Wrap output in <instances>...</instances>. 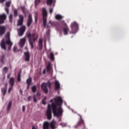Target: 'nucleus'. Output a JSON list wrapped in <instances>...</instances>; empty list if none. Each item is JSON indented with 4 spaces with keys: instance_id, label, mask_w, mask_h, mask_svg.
<instances>
[{
    "instance_id": "obj_1",
    "label": "nucleus",
    "mask_w": 129,
    "mask_h": 129,
    "mask_svg": "<svg viewBox=\"0 0 129 129\" xmlns=\"http://www.w3.org/2000/svg\"><path fill=\"white\" fill-rule=\"evenodd\" d=\"M50 102L52 104H48L47 106V110L46 112V116L47 119H51L52 118V110L53 115L57 118L63 115V109L61 105L63 103V99L61 97H57L56 98L51 99ZM52 108V110H51Z\"/></svg>"
},
{
    "instance_id": "obj_2",
    "label": "nucleus",
    "mask_w": 129,
    "mask_h": 129,
    "mask_svg": "<svg viewBox=\"0 0 129 129\" xmlns=\"http://www.w3.org/2000/svg\"><path fill=\"white\" fill-rule=\"evenodd\" d=\"M27 38H28V41L31 47V49L34 48L33 42H35L38 39V35L35 33H31L28 32L27 33Z\"/></svg>"
},
{
    "instance_id": "obj_3",
    "label": "nucleus",
    "mask_w": 129,
    "mask_h": 129,
    "mask_svg": "<svg viewBox=\"0 0 129 129\" xmlns=\"http://www.w3.org/2000/svg\"><path fill=\"white\" fill-rule=\"evenodd\" d=\"M47 86H48L49 89H51L52 83L50 82V81H48L47 83H43L41 84V89L45 94H47L48 92H49V90H48Z\"/></svg>"
},
{
    "instance_id": "obj_4",
    "label": "nucleus",
    "mask_w": 129,
    "mask_h": 129,
    "mask_svg": "<svg viewBox=\"0 0 129 129\" xmlns=\"http://www.w3.org/2000/svg\"><path fill=\"white\" fill-rule=\"evenodd\" d=\"M6 44L8 45V50H11L12 49V46H13V42H12V41L5 42V39L2 40L1 42V46L2 49H4V50H7Z\"/></svg>"
},
{
    "instance_id": "obj_5",
    "label": "nucleus",
    "mask_w": 129,
    "mask_h": 129,
    "mask_svg": "<svg viewBox=\"0 0 129 129\" xmlns=\"http://www.w3.org/2000/svg\"><path fill=\"white\" fill-rule=\"evenodd\" d=\"M42 14H43V26L44 27H46L47 25V18H45V17H47L48 16V13L47 12V10L46 8H42Z\"/></svg>"
},
{
    "instance_id": "obj_6",
    "label": "nucleus",
    "mask_w": 129,
    "mask_h": 129,
    "mask_svg": "<svg viewBox=\"0 0 129 129\" xmlns=\"http://www.w3.org/2000/svg\"><path fill=\"white\" fill-rule=\"evenodd\" d=\"M71 27L72 29L71 33H72V34H75V33H77V30L78 29V24L77 23L75 22H73L72 23Z\"/></svg>"
},
{
    "instance_id": "obj_7",
    "label": "nucleus",
    "mask_w": 129,
    "mask_h": 129,
    "mask_svg": "<svg viewBox=\"0 0 129 129\" xmlns=\"http://www.w3.org/2000/svg\"><path fill=\"white\" fill-rule=\"evenodd\" d=\"M26 31V26L25 25L22 26L18 29V36L22 37L24 35V33Z\"/></svg>"
},
{
    "instance_id": "obj_8",
    "label": "nucleus",
    "mask_w": 129,
    "mask_h": 129,
    "mask_svg": "<svg viewBox=\"0 0 129 129\" xmlns=\"http://www.w3.org/2000/svg\"><path fill=\"white\" fill-rule=\"evenodd\" d=\"M61 23H62V25L64 27L63 28L64 35H68V31H69V28H68V27H67V24H66L64 21H61Z\"/></svg>"
},
{
    "instance_id": "obj_9",
    "label": "nucleus",
    "mask_w": 129,
    "mask_h": 129,
    "mask_svg": "<svg viewBox=\"0 0 129 129\" xmlns=\"http://www.w3.org/2000/svg\"><path fill=\"white\" fill-rule=\"evenodd\" d=\"M33 23V18L32 17V15L29 14L27 21V27H31V25Z\"/></svg>"
},
{
    "instance_id": "obj_10",
    "label": "nucleus",
    "mask_w": 129,
    "mask_h": 129,
    "mask_svg": "<svg viewBox=\"0 0 129 129\" xmlns=\"http://www.w3.org/2000/svg\"><path fill=\"white\" fill-rule=\"evenodd\" d=\"M6 19H7V15H6V14H3L0 15V25L1 24H4Z\"/></svg>"
},
{
    "instance_id": "obj_11",
    "label": "nucleus",
    "mask_w": 129,
    "mask_h": 129,
    "mask_svg": "<svg viewBox=\"0 0 129 129\" xmlns=\"http://www.w3.org/2000/svg\"><path fill=\"white\" fill-rule=\"evenodd\" d=\"M23 23H24V16L23 15H19V20L18 21V26H23Z\"/></svg>"
},
{
    "instance_id": "obj_12",
    "label": "nucleus",
    "mask_w": 129,
    "mask_h": 129,
    "mask_svg": "<svg viewBox=\"0 0 129 129\" xmlns=\"http://www.w3.org/2000/svg\"><path fill=\"white\" fill-rule=\"evenodd\" d=\"M6 26H0V36H4L6 33Z\"/></svg>"
},
{
    "instance_id": "obj_13",
    "label": "nucleus",
    "mask_w": 129,
    "mask_h": 129,
    "mask_svg": "<svg viewBox=\"0 0 129 129\" xmlns=\"http://www.w3.org/2000/svg\"><path fill=\"white\" fill-rule=\"evenodd\" d=\"M54 88L55 90H58V89H60V83H59V81L55 80L54 82Z\"/></svg>"
},
{
    "instance_id": "obj_14",
    "label": "nucleus",
    "mask_w": 129,
    "mask_h": 129,
    "mask_svg": "<svg viewBox=\"0 0 129 129\" xmlns=\"http://www.w3.org/2000/svg\"><path fill=\"white\" fill-rule=\"evenodd\" d=\"M24 55L25 56V61H27V62L30 61V52H29V51L25 52Z\"/></svg>"
},
{
    "instance_id": "obj_15",
    "label": "nucleus",
    "mask_w": 129,
    "mask_h": 129,
    "mask_svg": "<svg viewBox=\"0 0 129 129\" xmlns=\"http://www.w3.org/2000/svg\"><path fill=\"white\" fill-rule=\"evenodd\" d=\"M46 4L48 6H51V5L55 6V4H56V0H47Z\"/></svg>"
},
{
    "instance_id": "obj_16",
    "label": "nucleus",
    "mask_w": 129,
    "mask_h": 129,
    "mask_svg": "<svg viewBox=\"0 0 129 129\" xmlns=\"http://www.w3.org/2000/svg\"><path fill=\"white\" fill-rule=\"evenodd\" d=\"M26 43V39L25 38H22L20 39V46L21 48H23L24 46H25V44Z\"/></svg>"
},
{
    "instance_id": "obj_17",
    "label": "nucleus",
    "mask_w": 129,
    "mask_h": 129,
    "mask_svg": "<svg viewBox=\"0 0 129 129\" xmlns=\"http://www.w3.org/2000/svg\"><path fill=\"white\" fill-rule=\"evenodd\" d=\"M49 126H50V123H49V122L45 121L43 123V129H49Z\"/></svg>"
},
{
    "instance_id": "obj_18",
    "label": "nucleus",
    "mask_w": 129,
    "mask_h": 129,
    "mask_svg": "<svg viewBox=\"0 0 129 129\" xmlns=\"http://www.w3.org/2000/svg\"><path fill=\"white\" fill-rule=\"evenodd\" d=\"M51 69H52V64H51V63L48 62L46 66L47 72L48 73H50V72L51 71Z\"/></svg>"
},
{
    "instance_id": "obj_19",
    "label": "nucleus",
    "mask_w": 129,
    "mask_h": 129,
    "mask_svg": "<svg viewBox=\"0 0 129 129\" xmlns=\"http://www.w3.org/2000/svg\"><path fill=\"white\" fill-rule=\"evenodd\" d=\"M9 83L12 87H14L15 85V78L12 77L10 79Z\"/></svg>"
},
{
    "instance_id": "obj_20",
    "label": "nucleus",
    "mask_w": 129,
    "mask_h": 129,
    "mask_svg": "<svg viewBox=\"0 0 129 129\" xmlns=\"http://www.w3.org/2000/svg\"><path fill=\"white\" fill-rule=\"evenodd\" d=\"M49 124L50 125V128L51 129H55V124H56V121L55 120H53L50 123H49Z\"/></svg>"
},
{
    "instance_id": "obj_21",
    "label": "nucleus",
    "mask_w": 129,
    "mask_h": 129,
    "mask_svg": "<svg viewBox=\"0 0 129 129\" xmlns=\"http://www.w3.org/2000/svg\"><path fill=\"white\" fill-rule=\"evenodd\" d=\"M10 35L11 34L10 33V32H8L6 35H5L6 42H11V38L10 37Z\"/></svg>"
},
{
    "instance_id": "obj_22",
    "label": "nucleus",
    "mask_w": 129,
    "mask_h": 129,
    "mask_svg": "<svg viewBox=\"0 0 129 129\" xmlns=\"http://www.w3.org/2000/svg\"><path fill=\"white\" fill-rule=\"evenodd\" d=\"M55 18L56 20H57V21H60V20H62V19H63V18H64V17L62 16L60 14H57V15H55Z\"/></svg>"
},
{
    "instance_id": "obj_23",
    "label": "nucleus",
    "mask_w": 129,
    "mask_h": 129,
    "mask_svg": "<svg viewBox=\"0 0 129 129\" xmlns=\"http://www.w3.org/2000/svg\"><path fill=\"white\" fill-rule=\"evenodd\" d=\"M21 9L23 12V13L24 14V15H26V13H28V10L26 9V8L24 6L21 7Z\"/></svg>"
},
{
    "instance_id": "obj_24",
    "label": "nucleus",
    "mask_w": 129,
    "mask_h": 129,
    "mask_svg": "<svg viewBox=\"0 0 129 129\" xmlns=\"http://www.w3.org/2000/svg\"><path fill=\"white\" fill-rule=\"evenodd\" d=\"M27 85H31L32 84V78L30 77L26 81Z\"/></svg>"
},
{
    "instance_id": "obj_25",
    "label": "nucleus",
    "mask_w": 129,
    "mask_h": 129,
    "mask_svg": "<svg viewBox=\"0 0 129 129\" xmlns=\"http://www.w3.org/2000/svg\"><path fill=\"white\" fill-rule=\"evenodd\" d=\"M5 58H6V55H5V54H3L2 55L0 61L3 64L5 63Z\"/></svg>"
},
{
    "instance_id": "obj_26",
    "label": "nucleus",
    "mask_w": 129,
    "mask_h": 129,
    "mask_svg": "<svg viewBox=\"0 0 129 129\" xmlns=\"http://www.w3.org/2000/svg\"><path fill=\"white\" fill-rule=\"evenodd\" d=\"M32 91L33 93H35L37 91V87L36 86H33L31 87Z\"/></svg>"
},
{
    "instance_id": "obj_27",
    "label": "nucleus",
    "mask_w": 129,
    "mask_h": 129,
    "mask_svg": "<svg viewBox=\"0 0 129 129\" xmlns=\"http://www.w3.org/2000/svg\"><path fill=\"white\" fill-rule=\"evenodd\" d=\"M2 92L4 96H5V95H6V94L7 93V89L2 88Z\"/></svg>"
},
{
    "instance_id": "obj_28",
    "label": "nucleus",
    "mask_w": 129,
    "mask_h": 129,
    "mask_svg": "<svg viewBox=\"0 0 129 129\" xmlns=\"http://www.w3.org/2000/svg\"><path fill=\"white\" fill-rule=\"evenodd\" d=\"M17 81L20 82L21 81V73H18L17 76Z\"/></svg>"
},
{
    "instance_id": "obj_29",
    "label": "nucleus",
    "mask_w": 129,
    "mask_h": 129,
    "mask_svg": "<svg viewBox=\"0 0 129 129\" xmlns=\"http://www.w3.org/2000/svg\"><path fill=\"white\" fill-rule=\"evenodd\" d=\"M21 51V49H17V46H14L13 48V51L15 53H17V52H20Z\"/></svg>"
},
{
    "instance_id": "obj_30",
    "label": "nucleus",
    "mask_w": 129,
    "mask_h": 129,
    "mask_svg": "<svg viewBox=\"0 0 129 129\" xmlns=\"http://www.w3.org/2000/svg\"><path fill=\"white\" fill-rule=\"evenodd\" d=\"M11 107H12V102H10L9 103L8 108H7V111H10V109H11Z\"/></svg>"
},
{
    "instance_id": "obj_31",
    "label": "nucleus",
    "mask_w": 129,
    "mask_h": 129,
    "mask_svg": "<svg viewBox=\"0 0 129 129\" xmlns=\"http://www.w3.org/2000/svg\"><path fill=\"white\" fill-rule=\"evenodd\" d=\"M50 60H54L55 57H54V53L53 52H51L50 54Z\"/></svg>"
},
{
    "instance_id": "obj_32",
    "label": "nucleus",
    "mask_w": 129,
    "mask_h": 129,
    "mask_svg": "<svg viewBox=\"0 0 129 129\" xmlns=\"http://www.w3.org/2000/svg\"><path fill=\"white\" fill-rule=\"evenodd\" d=\"M6 6L7 8H10L11 7V1L6 2Z\"/></svg>"
},
{
    "instance_id": "obj_33",
    "label": "nucleus",
    "mask_w": 129,
    "mask_h": 129,
    "mask_svg": "<svg viewBox=\"0 0 129 129\" xmlns=\"http://www.w3.org/2000/svg\"><path fill=\"white\" fill-rule=\"evenodd\" d=\"M38 45H43V39H39Z\"/></svg>"
},
{
    "instance_id": "obj_34",
    "label": "nucleus",
    "mask_w": 129,
    "mask_h": 129,
    "mask_svg": "<svg viewBox=\"0 0 129 129\" xmlns=\"http://www.w3.org/2000/svg\"><path fill=\"white\" fill-rule=\"evenodd\" d=\"M14 17H18V10L15 9L14 10Z\"/></svg>"
},
{
    "instance_id": "obj_35",
    "label": "nucleus",
    "mask_w": 129,
    "mask_h": 129,
    "mask_svg": "<svg viewBox=\"0 0 129 129\" xmlns=\"http://www.w3.org/2000/svg\"><path fill=\"white\" fill-rule=\"evenodd\" d=\"M41 0H35V6H38V4H40Z\"/></svg>"
},
{
    "instance_id": "obj_36",
    "label": "nucleus",
    "mask_w": 129,
    "mask_h": 129,
    "mask_svg": "<svg viewBox=\"0 0 129 129\" xmlns=\"http://www.w3.org/2000/svg\"><path fill=\"white\" fill-rule=\"evenodd\" d=\"M9 20H10V23H12L13 22V15L11 14L10 17H9Z\"/></svg>"
},
{
    "instance_id": "obj_37",
    "label": "nucleus",
    "mask_w": 129,
    "mask_h": 129,
    "mask_svg": "<svg viewBox=\"0 0 129 129\" xmlns=\"http://www.w3.org/2000/svg\"><path fill=\"white\" fill-rule=\"evenodd\" d=\"M33 101L34 102H37V98L35 95H33Z\"/></svg>"
},
{
    "instance_id": "obj_38",
    "label": "nucleus",
    "mask_w": 129,
    "mask_h": 129,
    "mask_svg": "<svg viewBox=\"0 0 129 129\" xmlns=\"http://www.w3.org/2000/svg\"><path fill=\"white\" fill-rule=\"evenodd\" d=\"M13 89V87L11 86V87H10L8 90V93H11V91H12Z\"/></svg>"
},
{
    "instance_id": "obj_39",
    "label": "nucleus",
    "mask_w": 129,
    "mask_h": 129,
    "mask_svg": "<svg viewBox=\"0 0 129 129\" xmlns=\"http://www.w3.org/2000/svg\"><path fill=\"white\" fill-rule=\"evenodd\" d=\"M5 11L7 12V14H9V7H6Z\"/></svg>"
},
{
    "instance_id": "obj_40",
    "label": "nucleus",
    "mask_w": 129,
    "mask_h": 129,
    "mask_svg": "<svg viewBox=\"0 0 129 129\" xmlns=\"http://www.w3.org/2000/svg\"><path fill=\"white\" fill-rule=\"evenodd\" d=\"M26 110V107L25 106H22V111L23 112H25V111Z\"/></svg>"
},
{
    "instance_id": "obj_41",
    "label": "nucleus",
    "mask_w": 129,
    "mask_h": 129,
    "mask_svg": "<svg viewBox=\"0 0 129 129\" xmlns=\"http://www.w3.org/2000/svg\"><path fill=\"white\" fill-rule=\"evenodd\" d=\"M4 86H5V88H4L7 89V88H8V84H7V83L4 84Z\"/></svg>"
},
{
    "instance_id": "obj_42",
    "label": "nucleus",
    "mask_w": 129,
    "mask_h": 129,
    "mask_svg": "<svg viewBox=\"0 0 129 129\" xmlns=\"http://www.w3.org/2000/svg\"><path fill=\"white\" fill-rule=\"evenodd\" d=\"M4 71H5L6 72H7V71H8V68L7 67H4L3 69Z\"/></svg>"
},
{
    "instance_id": "obj_43",
    "label": "nucleus",
    "mask_w": 129,
    "mask_h": 129,
    "mask_svg": "<svg viewBox=\"0 0 129 129\" xmlns=\"http://www.w3.org/2000/svg\"><path fill=\"white\" fill-rule=\"evenodd\" d=\"M49 13H50V14H52V13H53V8H50V9H49Z\"/></svg>"
},
{
    "instance_id": "obj_44",
    "label": "nucleus",
    "mask_w": 129,
    "mask_h": 129,
    "mask_svg": "<svg viewBox=\"0 0 129 129\" xmlns=\"http://www.w3.org/2000/svg\"><path fill=\"white\" fill-rule=\"evenodd\" d=\"M39 50H42V48H43V45H39Z\"/></svg>"
},
{
    "instance_id": "obj_45",
    "label": "nucleus",
    "mask_w": 129,
    "mask_h": 129,
    "mask_svg": "<svg viewBox=\"0 0 129 129\" xmlns=\"http://www.w3.org/2000/svg\"><path fill=\"white\" fill-rule=\"evenodd\" d=\"M42 104L44 105H46V102H45V100H42Z\"/></svg>"
},
{
    "instance_id": "obj_46",
    "label": "nucleus",
    "mask_w": 129,
    "mask_h": 129,
    "mask_svg": "<svg viewBox=\"0 0 129 129\" xmlns=\"http://www.w3.org/2000/svg\"><path fill=\"white\" fill-rule=\"evenodd\" d=\"M27 100L28 101H30L31 100V96H28V97L27 98Z\"/></svg>"
},
{
    "instance_id": "obj_47",
    "label": "nucleus",
    "mask_w": 129,
    "mask_h": 129,
    "mask_svg": "<svg viewBox=\"0 0 129 129\" xmlns=\"http://www.w3.org/2000/svg\"><path fill=\"white\" fill-rule=\"evenodd\" d=\"M43 74H46V70L45 69L43 70Z\"/></svg>"
},
{
    "instance_id": "obj_48",
    "label": "nucleus",
    "mask_w": 129,
    "mask_h": 129,
    "mask_svg": "<svg viewBox=\"0 0 129 129\" xmlns=\"http://www.w3.org/2000/svg\"><path fill=\"white\" fill-rule=\"evenodd\" d=\"M20 94H23V90H20Z\"/></svg>"
},
{
    "instance_id": "obj_49",
    "label": "nucleus",
    "mask_w": 129,
    "mask_h": 129,
    "mask_svg": "<svg viewBox=\"0 0 129 129\" xmlns=\"http://www.w3.org/2000/svg\"><path fill=\"white\" fill-rule=\"evenodd\" d=\"M11 77V74H8L7 76V78H10Z\"/></svg>"
},
{
    "instance_id": "obj_50",
    "label": "nucleus",
    "mask_w": 129,
    "mask_h": 129,
    "mask_svg": "<svg viewBox=\"0 0 129 129\" xmlns=\"http://www.w3.org/2000/svg\"><path fill=\"white\" fill-rule=\"evenodd\" d=\"M30 85H27V89H29V88H30Z\"/></svg>"
},
{
    "instance_id": "obj_51",
    "label": "nucleus",
    "mask_w": 129,
    "mask_h": 129,
    "mask_svg": "<svg viewBox=\"0 0 129 129\" xmlns=\"http://www.w3.org/2000/svg\"><path fill=\"white\" fill-rule=\"evenodd\" d=\"M37 96H40V93L37 92Z\"/></svg>"
},
{
    "instance_id": "obj_52",
    "label": "nucleus",
    "mask_w": 129,
    "mask_h": 129,
    "mask_svg": "<svg viewBox=\"0 0 129 129\" xmlns=\"http://www.w3.org/2000/svg\"><path fill=\"white\" fill-rule=\"evenodd\" d=\"M35 15H37V14H38V12H35Z\"/></svg>"
},
{
    "instance_id": "obj_53",
    "label": "nucleus",
    "mask_w": 129,
    "mask_h": 129,
    "mask_svg": "<svg viewBox=\"0 0 129 129\" xmlns=\"http://www.w3.org/2000/svg\"><path fill=\"white\" fill-rule=\"evenodd\" d=\"M35 22H37V17H35Z\"/></svg>"
},
{
    "instance_id": "obj_54",
    "label": "nucleus",
    "mask_w": 129,
    "mask_h": 129,
    "mask_svg": "<svg viewBox=\"0 0 129 129\" xmlns=\"http://www.w3.org/2000/svg\"><path fill=\"white\" fill-rule=\"evenodd\" d=\"M59 121H61V118L59 119Z\"/></svg>"
},
{
    "instance_id": "obj_55",
    "label": "nucleus",
    "mask_w": 129,
    "mask_h": 129,
    "mask_svg": "<svg viewBox=\"0 0 129 129\" xmlns=\"http://www.w3.org/2000/svg\"><path fill=\"white\" fill-rule=\"evenodd\" d=\"M49 24H51V21H49Z\"/></svg>"
}]
</instances>
